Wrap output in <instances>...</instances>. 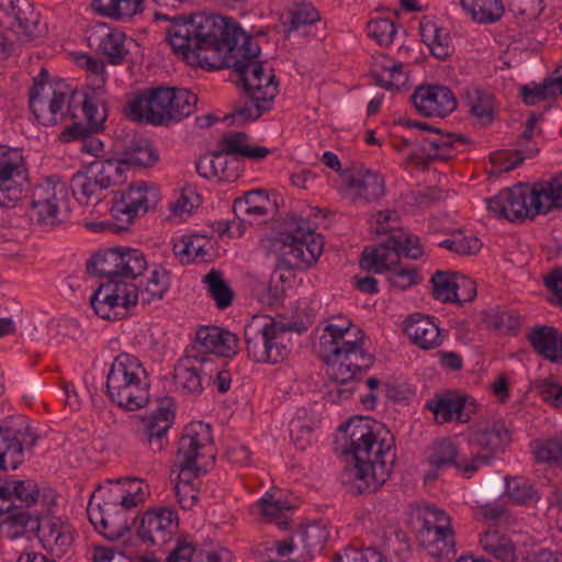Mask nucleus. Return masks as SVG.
I'll list each match as a JSON object with an SVG mask.
<instances>
[{"mask_svg":"<svg viewBox=\"0 0 562 562\" xmlns=\"http://www.w3.org/2000/svg\"><path fill=\"white\" fill-rule=\"evenodd\" d=\"M487 210L501 220L509 222H524L535 218L533 201H531L530 184L518 183L512 188L499 191L498 194L486 199Z\"/></svg>","mask_w":562,"mask_h":562,"instance_id":"17","label":"nucleus"},{"mask_svg":"<svg viewBox=\"0 0 562 562\" xmlns=\"http://www.w3.org/2000/svg\"><path fill=\"white\" fill-rule=\"evenodd\" d=\"M170 286V273L165 268H155L144 290H138V299L143 304L151 300H161Z\"/></svg>","mask_w":562,"mask_h":562,"instance_id":"50","label":"nucleus"},{"mask_svg":"<svg viewBox=\"0 0 562 562\" xmlns=\"http://www.w3.org/2000/svg\"><path fill=\"white\" fill-rule=\"evenodd\" d=\"M177 528L178 515L175 509L153 508L139 518L137 536L147 546H164L172 539Z\"/></svg>","mask_w":562,"mask_h":562,"instance_id":"20","label":"nucleus"},{"mask_svg":"<svg viewBox=\"0 0 562 562\" xmlns=\"http://www.w3.org/2000/svg\"><path fill=\"white\" fill-rule=\"evenodd\" d=\"M3 446L0 447V471L8 468L16 470L24 462V453L32 451L37 445L38 436L1 438Z\"/></svg>","mask_w":562,"mask_h":562,"instance_id":"38","label":"nucleus"},{"mask_svg":"<svg viewBox=\"0 0 562 562\" xmlns=\"http://www.w3.org/2000/svg\"><path fill=\"white\" fill-rule=\"evenodd\" d=\"M203 281L207 284L209 291L218 308L224 310L232 304L234 292L223 279L221 271L212 269L205 274Z\"/></svg>","mask_w":562,"mask_h":562,"instance_id":"52","label":"nucleus"},{"mask_svg":"<svg viewBox=\"0 0 562 562\" xmlns=\"http://www.w3.org/2000/svg\"><path fill=\"white\" fill-rule=\"evenodd\" d=\"M393 239L398 241V251L411 259H418L424 255L423 246L418 236L398 231L391 234Z\"/></svg>","mask_w":562,"mask_h":562,"instance_id":"62","label":"nucleus"},{"mask_svg":"<svg viewBox=\"0 0 562 562\" xmlns=\"http://www.w3.org/2000/svg\"><path fill=\"white\" fill-rule=\"evenodd\" d=\"M105 387L110 401L125 411L143 408L150 398L147 372L142 362L128 353L115 357L106 375Z\"/></svg>","mask_w":562,"mask_h":562,"instance_id":"5","label":"nucleus"},{"mask_svg":"<svg viewBox=\"0 0 562 562\" xmlns=\"http://www.w3.org/2000/svg\"><path fill=\"white\" fill-rule=\"evenodd\" d=\"M347 187L357 191V196L367 202L376 201L384 195V180L371 170H359L349 177Z\"/></svg>","mask_w":562,"mask_h":562,"instance_id":"39","label":"nucleus"},{"mask_svg":"<svg viewBox=\"0 0 562 562\" xmlns=\"http://www.w3.org/2000/svg\"><path fill=\"white\" fill-rule=\"evenodd\" d=\"M176 418L173 398L166 396L159 398V405L149 416L142 419L136 430L137 440L154 452H159L168 445L167 434Z\"/></svg>","mask_w":562,"mask_h":562,"instance_id":"18","label":"nucleus"},{"mask_svg":"<svg viewBox=\"0 0 562 562\" xmlns=\"http://www.w3.org/2000/svg\"><path fill=\"white\" fill-rule=\"evenodd\" d=\"M89 45H95L97 49L106 56L111 65H121L130 49L126 46L127 37L123 32L112 31L101 25L88 36Z\"/></svg>","mask_w":562,"mask_h":562,"instance_id":"28","label":"nucleus"},{"mask_svg":"<svg viewBox=\"0 0 562 562\" xmlns=\"http://www.w3.org/2000/svg\"><path fill=\"white\" fill-rule=\"evenodd\" d=\"M91 306L98 316H110L116 306L128 310L138 303V288L123 281L101 283L90 297Z\"/></svg>","mask_w":562,"mask_h":562,"instance_id":"21","label":"nucleus"},{"mask_svg":"<svg viewBox=\"0 0 562 562\" xmlns=\"http://www.w3.org/2000/svg\"><path fill=\"white\" fill-rule=\"evenodd\" d=\"M533 213L548 214L554 209H562V173L548 181L530 186Z\"/></svg>","mask_w":562,"mask_h":562,"instance_id":"30","label":"nucleus"},{"mask_svg":"<svg viewBox=\"0 0 562 562\" xmlns=\"http://www.w3.org/2000/svg\"><path fill=\"white\" fill-rule=\"evenodd\" d=\"M148 263L142 250L130 247H114L97 251L86 265L91 276L106 278L108 282L121 278L136 279Z\"/></svg>","mask_w":562,"mask_h":562,"instance_id":"10","label":"nucleus"},{"mask_svg":"<svg viewBox=\"0 0 562 562\" xmlns=\"http://www.w3.org/2000/svg\"><path fill=\"white\" fill-rule=\"evenodd\" d=\"M367 30L369 36L374 38L379 45L389 46L393 43L397 33L395 22L389 18L373 19L368 22Z\"/></svg>","mask_w":562,"mask_h":562,"instance_id":"60","label":"nucleus"},{"mask_svg":"<svg viewBox=\"0 0 562 562\" xmlns=\"http://www.w3.org/2000/svg\"><path fill=\"white\" fill-rule=\"evenodd\" d=\"M468 396H461L457 392L448 391L443 394H435L427 401L425 407L434 413L437 424L450 423L453 417L460 423H468L471 413L467 412Z\"/></svg>","mask_w":562,"mask_h":562,"instance_id":"27","label":"nucleus"},{"mask_svg":"<svg viewBox=\"0 0 562 562\" xmlns=\"http://www.w3.org/2000/svg\"><path fill=\"white\" fill-rule=\"evenodd\" d=\"M8 516L0 526L8 527V537L12 540L23 537L26 532H35L40 537L41 517L33 515L24 507L12 504V509L5 512Z\"/></svg>","mask_w":562,"mask_h":562,"instance_id":"37","label":"nucleus"},{"mask_svg":"<svg viewBox=\"0 0 562 562\" xmlns=\"http://www.w3.org/2000/svg\"><path fill=\"white\" fill-rule=\"evenodd\" d=\"M99 132L92 131L81 122H75L60 133L59 139L64 143L80 140V151L98 157L103 150V143L94 136Z\"/></svg>","mask_w":562,"mask_h":562,"instance_id":"41","label":"nucleus"},{"mask_svg":"<svg viewBox=\"0 0 562 562\" xmlns=\"http://www.w3.org/2000/svg\"><path fill=\"white\" fill-rule=\"evenodd\" d=\"M424 520V530L420 531L423 542L431 548L429 554L441 560L454 553L453 530L450 527V517L436 507L427 508Z\"/></svg>","mask_w":562,"mask_h":562,"instance_id":"19","label":"nucleus"},{"mask_svg":"<svg viewBox=\"0 0 562 562\" xmlns=\"http://www.w3.org/2000/svg\"><path fill=\"white\" fill-rule=\"evenodd\" d=\"M560 76L548 77L542 83L532 81L525 85L519 90V95L527 105H535L540 101L555 99L561 95Z\"/></svg>","mask_w":562,"mask_h":562,"instance_id":"44","label":"nucleus"},{"mask_svg":"<svg viewBox=\"0 0 562 562\" xmlns=\"http://www.w3.org/2000/svg\"><path fill=\"white\" fill-rule=\"evenodd\" d=\"M116 507V504L104 503L103 506H98L97 513L91 512L90 507H88L90 522L99 533L112 541L123 538L131 530L126 519V512L115 510Z\"/></svg>","mask_w":562,"mask_h":562,"instance_id":"26","label":"nucleus"},{"mask_svg":"<svg viewBox=\"0 0 562 562\" xmlns=\"http://www.w3.org/2000/svg\"><path fill=\"white\" fill-rule=\"evenodd\" d=\"M278 254L277 269L270 281L285 282L286 277L279 270H307L313 267L324 250V238L301 216L290 215L282 220L274 237L269 239Z\"/></svg>","mask_w":562,"mask_h":562,"instance_id":"2","label":"nucleus"},{"mask_svg":"<svg viewBox=\"0 0 562 562\" xmlns=\"http://www.w3.org/2000/svg\"><path fill=\"white\" fill-rule=\"evenodd\" d=\"M464 94L470 113L477 117L481 123L491 124L493 121L491 98L477 88L468 89Z\"/></svg>","mask_w":562,"mask_h":562,"instance_id":"54","label":"nucleus"},{"mask_svg":"<svg viewBox=\"0 0 562 562\" xmlns=\"http://www.w3.org/2000/svg\"><path fill=\"white\" fill-rule=\"evenodd\" d=\"M284 318H271V322L262 328H252L250 324L245 326V341L248 357L258 363H279L288 355L285 346L279 341L286 331L299 335L305 333L312 326L311 318H296L288 322Z\"/></svg>","mask_w":562,"mask_h":562,"instance_id":"7","label":"nucleus"},{"mask_svg":"<svg viewBox=\"0 0 562 562\" xmlns=\"http://www.w3.org/2000/svg\"><path fill=\"white\" fill-rule=\"evenodd\" d=\"M329 538L327 528L319 524H311L300 528L295 539L301 544L304 555L313 559L315 554L321 553Z\"/></svg>","mask_w":562,"mask_h":562,"instance_id":"43","label":"nucleus"},{"mask_svg":"<svg viewBox=\"0 0 562 562\" xmlns=\"http://www.w3.org/2000/svg\"><path fill=\"white\" fill-rule=\"evenodd\" d=\"M531 447L538 463L562 467V437L533 440Z\"/></svg>","mask_w":562,"mask_h":562,"instance_id":"49","label":"nucleus"},{"mask_svg":"<svg viewBox=\"0 0 562 562\" xmlns=\"http://www.w3.org/2000/svg\"><path fill=\"white\" fill-rule=\"evenodd\" d=\"M533 350L544 359L558 363L562 361V334L550 326H539L529 335Z\"/></svg>","mask_w":562,"mask_h":562,"instance_id":"34","label":"nucleus"},{"mask_svg":"<svg viewBox=\"0 0 562 562\" xmlns=\"http://www.w3.org/2000/svg\"><path fill=\"white\" fill-rule=\"evenodd\" d=\"M460 3L477 23H494L504 14L502 0H460Z\"/></svg>","mask_w":562,"mask_h":562,"instance_id":"46","label":"nucleus"},{"mask_svg":"<svg viewBox=\"0 0 562 562\" xmlns=\"http://www.w3.org/2000/svg\"><path fill=\"white\" fill-rule=\"evenodd\" d=\"M387 272L386 280L391 288L397 290H406L420 281V276L417 272L416 267L412 265H402L398 262Z\"/></svg>","mask_w":562,"mask_h":562,"instance_id":"55","label":"nucleus"},{"mask_svg":"<svg viewBox=\"0 0 562 562\" xmlns=\"http://www.w3.org/2000/svg\"><path fill=\"white\" fill-rule=\"evenodd\" d=\"M507 5L518 23L536 20L544 9L542 0H507Z\"/></svg>","mask_w":562,"mask_h":562,"instance_id":"59","label":"nucleus"},{"mask_svg":"<svg viewBox=\"0 0 562 562\" xmlns=\"http://www.w3.org/2000/svg\"><path fill=\"white\" fill-rule=\"evenodd\" d=\"M420 34L423 42L427 44L436 58L446 60L451 56L453 46L448 32L438 29L434 23H420Z\"/></svg>","mask_w":562,"mask_h":562,"instance_id":"45","label":"nucleus"},{"mask_svg":"<svg viewBox=\"0 0 562 562\" xmlns=\"http://www.w3.org/2000/svg\"><path fill=\"white\" fill-rule=\"evenodd\" d=\"M99 93V90L92 89L83 94L82 100V112L87 122L85 125L92 131H103L106 120L105 104Z\"/></svg>","mask_w":562,"mask_h":562,"instance_id":"48","label":"nucleus"},{"mask_svg":"<svg viewBox=\"0 0 562 562\" xmlns=\"http://www.w3.org/2000/svg\"><path fill=\"white\" fill-rule=\"evenodd\" d=\"M411 102L416 111L427 117H443L457 109L454 93L445 86H419L411 95Z\"/></svg>","mask_w":562,"mask_h":562,"instance_id":"23","label":"nucleus"},{"mask_svg":"<svg viewBox=\"0 0 562 562\" xmlns=\"http://www.w3.org/2000/svg\"><path fill=\"white\" fill-rule=\"evenodd\" d=\"M87 170L103 190L125 182V168L119 158L95 160L87 166Z\"/></svg>","mask_w":562,"mask_h":562,"instance_id":"40","label":"nucleus"},{"mask_svg":"<svg viewBox=\"0 0 562 562\" xmlns=\"http://www.w3.org/2000/svg\"><path fill=\"white\" fill-rule=\"evenodd\" d=\"M366 334L359 327L353 325L350 321L346 325L338 326L328 324L324 328V334L321 336V345L329 347V349L338 347L342 348H357L364 345Z\"/></svg>","mask_w":562,"mask_h":562,"instance_id":"33","label":"nucleus"},{"mask_svg":"<svg viewBox=\"0 0 562 562\" xmlns=\"http://www.w3.org/2000/svg\"><path fill=\"white\" fill-rule=\"evenodd\" d=\"M16 436L23 438L37 435L32 431L27 419L23 415H11L0 419V437L14 438Z\"/></svg>","mask_w":562,"mask_h":562,"instance_id":"61","label":"nucleus"},{"mask_svg":"<svg viewBox=\"0 0 562 562\" xmlns=\"http://www.w3.org/2000/svg\"><path fill=\"white\" fill-rule=\"evenodd\" d=\"M402 330L423 350L432 349L441 344L439 324L432 318H405Z\"/></svg>","mask_w":562,"mask_h":562,"instance_id":"32","label":"nucleus"},{"mask_svg":"<svg viewBox=\"0 0 562 562\" xmlns=\"http://www.w3.org/2000/svg\"><path fill=\"white\" fill-rule=\"evenodd\" d=\"M113 149L123 168L127 166L151 167L159 158L151 143L135 132H126L114 139Z\"/></svg>","mask_w":562,"mask_h":562,"instance_id":"24","label":"nucleus"},{"mask_svg":"<svg viewBox=\"0 0 562 562\" xmlns=\"http://www.w3.org/2000/svg\"><path fill=\"white\" fill-rule=\"evenodd\" d=\"M27 169L20 148L0 146V206L13 207L23 196Z\"/></svg>","mask_w":562,"mask_h":562,"instance_id":"15","label":"nucleus"},{"mask_svg":"<svg viewBox=\"0 0 562 562\" xmlns=\"http://www.w3.org/2000/svg\"><path fill=\"white\" fill-rule=\"evenodd\" d=\"M12 493L25 507L35 505L40 496L37 484L33 480L13 481Z\"/></svg>","mask_w":562,"mask_h":562,"instance_id":"64","label":"nucleus"},{"mask_svg":"<svg viewBox=\"0 0 562 562\" xmlns=\"http://www.w3.org/2000/svg\"><path fill=\"white\" fill-rule=\"evenodd\" d=\"M159 191L143 181L130 184L126 191L115 198L111 213L115 220V232L128 231L134 218L157 207Z\"/></svg>","mask_w":562,"mask_h":562,"instance_id":"13","label":"nucleus"},{"mask_svg":"<svg viewBox=\"0 0 562 562\" xmlns=\"http://www.w3.org/2000/svg\"><path fill=\"white\" fill-rule=\"evenodd\" d=\"M70 187L76 200L81 204H88L92 198L100 200V193L103 191L88 170L76 172L71 178Z\"/></svg>","mask_w":562,"mask_h":562,"instance_id":"51","label":"nucleus"},{"mask_svg":"<svg viewBox=\"0 0 562 562\" xmlns=\"http://www.w3.org/2000/svg\"><path fill=\"white\" fill-rule=\"evenodd\" d=\"M510 442V434L502 422L480 427L469 435V445L474 450L470 462L463 468V475L471 477L481 465H490L497 454L503 453Z\"/></svg>","mask_w":562,"mask_h":562,"instance_id":"11","label":"nucleus"},{"mask_svg":"<svg viewBox=\"0 0 562 562\" xmlns=\"http://www.w3.org/2000/svg\"><path fill=\"white\" fill-rule=\"evenodd\" d=\"M37 90L35 88L29 92V106L38 123L54 126L63 123L68 115L76 116L70 113L76 92L64 80H58L57 87L46 88L43 93Z\"/></svg>","mask_w":562,"mask_h":562,"instance_id":"12","label":"nucleus"},{"mask_svg":"<svg viewBox=\"0 0 562 562\" xmlns=\"http://www.w3.org/2000/svg\"><path fill=\"white\" fill-rule=\"evenodd\" d=\"M27 216L31 223L42 227H55L68 213V190L58 176L36 183L30 193Z\"/></svg>","mask_w":562,"mask_h":562,"instance_id":"9","label":"nucleus"},{"mask_svg":"<svg viewBox=\"0 0 562 562\" xmlns=\"http://www.w3.org/2000/svg\"><path fill=\"white\" fill-rule=\"evenodd\" d=\"M323 360L328 366L330 380L344 383L361 380L374 364L375 357L367 352L363 346L342 349L335 347L323 356Z\"/></svg>","mask_w":562,"mask_h":562,"instance_id":"14","label":"nucleus"},{"mask_svg":"<svg viewBox=\"0 0 562 562\" xmlns=\"http://www.w3.org/2000/svg\"><path fill=\"white\" fill-rule=\"evenodd\" d=\"M154 18L155 20L170 21V25L166 30L169 44L176 53H180L186 59H192L195 63L194 33H192L193 23H191L192 13L169 18L164 13L155 12Z\"/></svg>","mask_w":562,"mask_h":562,"instance_id":"25","label":"nucleus"},{"mask_svg":"<svg viewBox=\"0 0 562 562\" xmlns=\"http://www.w3.org/2000/svg\"><path fill=\"white\" fill-rule=\"evenodd\" d=\"M248 134L245 132L232 131L225 133L217 143L223 153L233 157H244L251 160H260L270 154L265 146H250L247 144Z\"/></svg>","mask_w":562,"mask_h":562,"instance_id":"35","label":"nucleus"},{"mask_svg":"<svg viewBox=\"0 0 562 562\" xmlns=\"http://www.w3.org/2000/svg\"><path fill=\"white\" fill-rule=\"evenodd\" d=\"M245 100L234 105V112L231 114L234 119H240L243 122L256 121L263 113L270 111L272 102L278 94L276 87H268L262 93L244 92Z\"/></svg>","mask_w":562,"mask_h":562,"instance_id":"31","label":"nucleus"},{"mask_svg":"<svg viewBox=\"0 0 562 562\" xmlns=\"http://www.w3.org/2000/svg\"><path fill=\"white\" fill-rule=\"evenodd\" d=\"M8 16L12 19L9 30L20 44H30L46 34V26L41 24V14L27 0H12Z\"/></svg>","mask_w":562,"mask_h":562,"instance_id":"22","label":"nucleus"},{"mask_svg":"<svg viewBox=\"0 0 562 562\" xmlns=\"http://www.w3.org/2000/svg\"><path fill=\"white\" fill-rule=\"evenodd\" d=\"M237 349L238 337L234 333L215 325H202L195 331L192 348L188 350V359L203 364L209 360L207 355L229 358L236 355Z\"/></svg>","mask_w":562,"mask_h":562,"instance_id":"16","label":"nucleus"},{"mask_svg":"<svg viewBox=\"0 0 562 562\" xmlns=\"http://www.w3.org/2000/svg\"><path fill=\"white\" fill-rule=\"evenodd\" d=\"M344 434L341 454L351 456L353 467H347L342 483L353 479L356 494L374 493L391 473L396 460L395 437L382 423L363 416H353L338 428Z\"/></svg>","mask_w":562,"mask_h":562,"instance_id":"1","label":"nucleus"},{"mask_svg":"<svg viewBox=\"0 0 562 562\" xmlns=\"http://www.w3.org/2000/svg\"><path fill=\"white\" fill-rule=\"evenodd\" d=\"M504 495L516 505H529L540 499L539 492L525 477L506 476Z\"/></svg>","mask_w":562,"mask_h":562,"instance_id":"47","label":"nucleus"},{"mask_svg":"<svg viewBox=\"0 0 562 562\" xmlns=\"http://www.w3.org/2000/svg\"><path fill=\"white\" fill-rule=\"evenodd\" d=\"M227 154L223 153V149L218 147L217 150H214L210 154L213 170L215 172V178L222 181L233 182L239 177V172L235 168H231L229 161L227 159Z\"/></svg>","mask_w":562,"mask_h":562,"instance_id":"63","label":"nucleus"},{"mask_svg":"<svg viewBox=\"0 0 562 562\" xmlns=\"http://www.w3.org/2000/svg\"><path fill=\"white\" fill-rule=\"evenodd\" d=\"M398 241L392 235L378 247H366L361 254L360 267L381 273L400 262Z\"/></svg>","mask_w":562,"mask_h":562,"instance_id":"29","label":"nucleus"},{"mask_svg":"<svg viewBox=\"0 0 562 562\" xmlns=\"http://www.w3.org/2000/svg\"><path fill=\"white\" fill-rule=\"evenodd\" d=\"M198 97L184 88L153 87L143 90L127 105V117L155 126H168L192 114Z\"/></svg>","mask_w":562,"mask_h":562,"instance_id":"3","label":"nucleus"},{"mask_svg":"<svg viewBox=\"0 0 562 562\" xmlns=\"http://www.w3.org/2000/svg\"><path fill=\"white\" fill-rule=\"evenodd\" d=\"M458 457V445L451 438L445 437L431 442L428 448L427 462L435 470L454 468L459 473L463 474L465 464L460 463Z\"/></svg>","mask_w":562,"mask_h":562,"instance_id":"36","label":"nucleus"},{"mask_svg":"<svg viewBox=\"0 0 562 562\" xmlns=\"http://www.w3.org/2000/svg\"><path fill=\"white\" fill-rule=\"evenodd\" d=\"M209 458L214 460V442L212 427L203 422L188 424L179 439L177 451V467L179 468L178 480L175 485L178 503L184 509L191 508L198 501L195 495L189 499L180 496V483L190 485L201 474L206 473L200 460Z\"/></svg>","mask_w":562,"mask_h":562,"instance_id":"4","label":"nucleus"},{"mask_svg":"<svg viewBox=\"0 0 562 562\" xmlns=\"http://www.w3.org/2000/svg\"><path fill=\"white\" fill-rule=\"evenodd\" d=\"M538 153V148H528L527 150H514V151H497L492 154L491 162L493 166L499 169V171L508 172L520 164L526 158H531Z\"/></svg>","mask_w":562,"mask_h":562,"instance_id":"57","label":"nucleus"},{"mask_svg":"<svg viewBox=\"0 0 562 562\" xmlns=\"http://www.w3.org/2000/svg\"><path fill=\"white\" fill-rule=\"evenodd\" d=\"M438 246L457 255L471 256L476 255L481 250L482 243L475 236H465L462 233H454L451 238L440 241Z\"/></svg>","mask_w":562,"mask_h":562,"instance_id":"56","label":"nucleus"},{"mask_svg":"<svg viewBox=\"0 0 562 562\" xmlns=\"http://www.w3.org/2000/svg\"><path fill=\"white\" fill-rule=\"evenodd\" d=\"M192 359H186L175 368V380L176 383L181 385L184 390L192 394H200L203 386V378L200 371L194 366L190 364Z\"/></svg>","mask_w":562,"mask_h":562,"instance_id":"53","label":"nucleus"},{"mask_svg":"<svg viewBox=\"0 0 562 562\" xmlns=\"http://www.w3.org/2000/svg\"><path fill=\"white\" fill-rule=\"evenodd\" d=\"M261 54L260 46L255 43L248 34V41L240 40L235 46L229 47V52L223 55L220 66L233 69L238 76V86L244 92L261 93L268 87H276V76L266 72V61L259 60Z\"/></svg>","mask_w":562,"mask_h":562,"instance_id":"8","label":"nucleus"},{"mask_svg":"<svg viewBox=\"0 0 562 562\" xmlns=\"http://www.w3.org/2000/svg\"><path fill=\"white\" fill-rule=\"evenodd\" d=\"M459 274L450 271H436L431 277L432 295L443 303H451L456 279Z\"/></svg>","mask_w":562,"mask_h":562,"instance_id":"58","label":"nucleus"},{"mask_svg":"<svg viewBox=\"0 0 562 562\" xmlns=\"http://www.w3.org/2000/svg\"><path fill=\"white\" fill-rule=\"evenodd\" d=\"M193 45L195 46V63L203 68L218 69L222 66L211 64L206 52L228 53L240 40L248 41V34L240 25L229 18L215 14L192 13Z\"/></svg>","mask_w":562,"mask_h":562,"instance_id":"6","label":"nucleus"},{"mask_svg":"<svg viewBox=\"0 0 562 562\" xmlns=\"http://www.w3.org/2000/svg\"><path fill=\"white\" fill-rule=\"evenodd\" d=\"M484 551L504 562H515L516 548L513 541L498 530H487L480 536Z\"/></svg>","mask_w":562,"mask_h":562,"instance_id":"42","label":"nucleus"}]
</instances>
